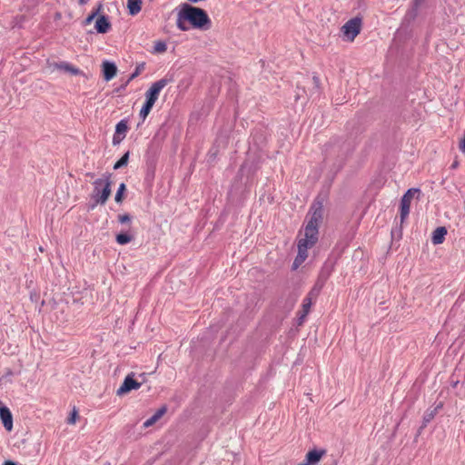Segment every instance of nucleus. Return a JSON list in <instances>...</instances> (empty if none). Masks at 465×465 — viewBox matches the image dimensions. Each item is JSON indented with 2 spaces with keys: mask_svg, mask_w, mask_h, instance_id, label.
I'll use <instances>...</instances> for the list:
<instances>
[{
  "mask_svg": "<svg viewBox=\"0 0 465 465\" xmlns=\"http://www.w3.org/2000/svg\"><path fill=\"white\" fill-rule=\"evenodd\" d=\"M313 213L304 228V237L298 241V253L292 263V270H296L308 257V249L318 242L319 225L322 220V206H312Z\"/></svg>",
  "mask_w": 465,
  "mask_h": 465,
  "instance_id": "nucleus-1",
  "label": "nucleus"
},
{
  "mask_svg": "<svg viewBox=\"0 0 465 465\" xmlns=\"http://www.w3.org/2000/svg\"><path fill=\"white\" fill-rule=\"evenodd\" d=\"M112 174L109 173H104L101 178L96 179L94 184V190L92 193V199L94 200V203L92 205V209H94L97 204L104 205L108 201L112 190Z\"/></svg>",
  "mask_w": 465,
  "mask_h": 465,
  "instance_id": "nucleus-2",
  "label": "nucleus"
},
{
  "mask_svg": "<svg viewBox=\"0 0 465 465\" xmlns=\"http://www.w3.org/2000/svg\"><path fill=\"white\" fill-rule=\"evenodd\" d=\"M182 10L184 15L183 17L193 27L200 29H208L210 27L211 19L203 9L185 4Z\"/></svg>",
  "mask_w": 465,
  "mask_h": 465,
  "instance_id": "nucleus-3",
  "label": "nucleus"
},
{
  "mask_svg": "<svg viewBox=\"0 0 465 465\" xmlns=\"http://www.w3.org/2000/svg\"><path fill=\"white\" fill-rule=\"evenodd\" d=\"M361 18L354 17L347 21L341 27V33L344 38L352 42L360 34L361 29Z\"/></svg>",
  "mask_w": 465,
  "mask_h": 465,
  "instance_id": "nucleus-4",
  "label": "nucleus"
},
{
  "mask_svg": "<svg viewBox=\"0 0 465 465\" xmlns=\"http://www.w3.org/2000/svg\"><path fill=\"white\" fill-rule=\"evenodd\" d=\"M169 80L163 78L153 83L151 87L145 93V103L153 105L155 104L158 99L160 92L167 85Z\"/></svg>",
  "mask_w": 465,
  "mask_h": 465,
  "instance_id": "nucleus-5",
  "label": "nucleus"
},
{
  "mask_svg": "<svg viewBox=\"0 0 465 465\" xmlns=\"http://www.w3.org/2000/svg\"><path fill=\"white\" fill-rule=\"evenodd\" d=\"M420 190L416 188L409 189L404 195L402 196L401 200V220L403 222V220L409 215L410 213V207L411 200L415 193H419Z\"/></svg>",
  "mask_w": 465,
  "mask_h": 465,
  "instance_id": "nucleus-6",
  "label": "nucleus"
},
{
  "mask_svg": "<svg viewBox=\"0 0 465 465\" xmlns=\"http://www.w3.org/2000/svg\"><path fill=\"white\" fill-rule=\"evenodd\" d=\"M134 373H130L124 378V382L116 391L117 396L125 395L129 393L131 391L138 390L141 387L142 383L136 381L134 379Z\"/></svg>",
  "mask_w": 465,
  "mask_h": 465,
  "instance_id": "nucleus-7",
  "label": "nucleus"
},
{
  "mask_svg": "<svg viewBox=\"0 0 465 465\" xmlns=\"http://www.w3.org/2000/svg\"><path fill=\"white\" fill-rule=\"evenodd\" d=\"M102 68L104 79L107 82L112 80L117 74V67L113 62L104 61Z\"/></svg>",
  "mask_w": 465,
  "mask_h": 465,
  "instance_id": "nucleus-8",
  "label": "nucleus"
},
{
  "mask_svg": "<svg viewBox=\"0 0 465 465\" xmlns=\"http://www.w3.org/2000/svg\"><path fill=\"white\" fill-rule=\"evenodd\" d=\"M0 418L5 430L11 431L13 429V416L7 407H0Z\"/></svg>",
  "mask_w": 465,
  "mask_h": 465,
  "instance_id": "nucleus-9",
  "label": "nucleus"
},
{
  "mask_svg": "<svg viewBox=\"0 0 465 465\" xmlns=\"http://www.w3.org/2000/svg\"><path fill=\"white\" fill-rule=\"evenodd\" d=\"M111 26H112L111 23L108 20L107 16L101 15L97 17L96 22H95V26H94L97 33L105 34L109 31Z\"/></svg>",
  "mask_w": 465,
  "mask_h": 465,
  "instance_id": "nucleus-10",
  "label": "nucleus"
},
{
  "mask_svg": "<svg viewBox=\"0 0 465 465\" xmlns=\"http://www.w3.org/2000/svg\"><path fill=\"white\" fill-rule=\"evenodd\" d=\"M447 234V229L444 226L436 228L432 233L431 242L434 245L441 244Z\"/></svg>",
  "mask_w": 465,
  "mask_h": 465,
  "instance_id": "nucleus-11",
  "label": "nucleus"
},
{
  "mask_svg": "<svg viewBox=\"0 0 465 465\" xmlns=\"http://www.w3.org/2000/svg\"><path fill=\"white\" fill-rule=\"evenodd\" d=\"M324 450H312L306 454V462L310 465L318 463L324 455Z\"/></svg>",
  "mask_w": 465,
  "mask_h": 465,
  "instance_id": "nucleus-12",
  "label": "nucleus"
},
{
  "mask_svg": "<svg viewBox=\"0 0 465 465\" xmlns=\"http://www.w3.org/2000/svg\"><path fill=\"white\" fill-rule=\"evenodd\" d=\"M54 67L56 68V69H59V70H63L66 73H69L73 75H77V74H81V71L73 66L72 64H68V63H65V62H62V63H55L54 64Z\"/></svg>",
  "mask_w": 465,
  "mask_h": 465,
  "instance_id": "nucleus-13",
  "label": "nucleus"
},
{
  "mask_svg": "<svg viewBox=\"0 0 465 465\" xmlns=\"http://www.w3.org/2000/svg\"><path fill=\"white\" fill-rule=\"evenodd\" d=\"M167 409L165 406L160 408L151 418L146 420L143 423L144 428H149L153 425L158 420H160L163 414L166 412Z\"/></svg>",
  "mask_w": 465,
  "mask_h": 465,
  "instance_id": "nucleus-14",
  "label": "nucleus"
},
{
  "mask_svg": "<svg viewBox=\"0 0 465 465\" xmlns=\"http://www.w3.org/2000/svg\"><path fill=\"white\" fill-rule=\"evenodd\" d=\"M142 0H127V8L131 15H136L142 9Z\"/></svg>",
  "mask_w": 465,
  "mask_h": 465,
  "instance_id": "nucleus-15",
  "label": "nucleus"
},
{
  "mask_svg": "<svg viewBox=\"0 0 465 465\" xmlns=\"http://www.w3.org/2000/svg\"><path fill=\"white\" fill-rule=\"evenodd\" d=\"M325 280L326 279L319 278V280L317 281V282L315 283L313 288L309 292L308 297H311L312 300H315L318 297V295L320 294V292L324 285Z\"/></svg>",
  "mask_w": 465,
  "mask_h": 465,
  "instance_id": "nucleus-16",
  "label": "nucleus"
},
{
  "mask_svg": "<svg viewBox=\"0 0 465 465\" xmlns=\"http://www.w3.org/2000/svg\"><path fill=\"white\" fill-rule=\"evenodd\" d=\"M312 300L311 297H306L304 300H303V303H302V313L300 317V321L302 322L306 316L307 314L309 313L310 312V309H311V306H312Z\"/></svg>",
  "mask_w": 465,
  "mask_h": 465,
  "instance_id": "nucleus-17",
  "label": "nucleus"
},
{
  "mask_svg": "<svg viewBox=\"0 0 465 465\" xmlns=\"http://www.w3.org/2000/svg\"><path fill=\"white\" fill-rule=\"evenodd\" d=\"M183 10H181L177 15V20H176V25L181 31H187L189 30V27L186 25L185 17H183Z\"/></svg>",
  "mask_w": 465,
  "mask_h": 465,
  "instance_id": "nucleus-18",
  "label": "nucleus"
},
{
  "mask_svg": "<svg viewBox=\"0 0 465 465\" xmlns=\"http://www.w3.org/2000/svg\"><path fill=\"white\" fill-rule=\"evenodd\" d=\"M129 161V152H126L114 165V169L117 170L122 167H124L128 164Z\"/></svg>",
  "mask_w": 465,
  "mask_h": 465,
  "instance_id": "nucleus-19",
  "label": "nucleus"
},
{
  "mask_svg": "<svg viewBox=\"0 0 465 465\" xmlns=\"http://www.w3.org/2000/svg\"><path fill=\"white\" fill-rule=\"evenodd\" d=\"M435 414H436V410L430 411L425 413V415L423 417V424L420 428L419 433L420 432L421 430H423L427 426V423L430 422L434 418Z\"/></svg>",
  "mask_w": 465,
  "mask_h": 465,
  "instance_id": "nucleus-20",
  "label": "nucleus"
},
{
  "mask_svg": "<svg viewBox=\"0 0 465 465\" xmlns=\"http://www.w3.org/2000/svg\"><path fill=\"white\" fill-rule=\"evenodd\" d=\"M126 190V186L124 183H122L119 187H118V190L116 192V194H115V197H114V200L116 203H120L123 202V198H124V191Z\"/></svg>",
  "mask_w": 465,
  "mask_h": 465,
  "instance_id": "nucleus-21",
  "label": "nucleus"
},
{
  "mask_svg": "<svg viewBox=\"0 0 465 465\" xmlns=\"http://www.w3.org/2000/svg\"><path fill=\"white\" fill-rule=\"evenodd\" d=\"M133 237L127 233H119L116 236V242L119 244H126L132 241Z\"/></svg>",
  "mask_w": 465,
  "mask_h": 465,
  "instance_id": "nucleus-22",
  "label": "nucleus"
},
{
  "mask_svg": "<svg viewBox=\"0 0 465 465\" xmlns=\"http://www.w3.org/2000/svg\"><path fill=\"white\" fill-rule=\"evenodd\" d=\"M128 127H127V124L126 123L122 120L120 121L116 126H115V133L118 134H121L123 136H124L126 131H127Z\"/></svg>",
  "mask_w": 465,
  "mask_h": 465,
  "instance_id": "nucleus-23",
  "label": "nucleus"
},
{
  "mask_svg": "<svg viewBox=\"0 0 465 465\" xmlns=\"http://www.w3.org/2000/svg\"><path fill=\"white\" fill-rule=\"evenodd\" d=\"M143 68H144L143 64L137 65L134 72L129 76V78L126 82V84H129L134 78H136L141 74V72L143 70Z\"/></svg>",
  "mask_w": 465,
  "mask_h": 465,
  "instance_id": "nucleus-24",
  "label": "nucleus"
},
{
  "mask_svg": "<svg viewBox=\"0 0 465 465\" xmlns=\"http://www.w3.org/2000/svg\"><path fill=\"white\" fill-rule=\"evenodd\" d=\"M153 48L155 53H164L167 49V45L163 41H157L154 43Z\"/></svg>",
  "mask_w": 465,
  "mask_h": 465,
  "instance_id": "nucleus-25",
  "label": "nucleus"
},
{
  "mask_svg": "<svg viewBox=\"0 0 465 465\" xmlns=\"http://www.w3.org/2000/svg\"><path fill=\"white\" fill-rule=\"evenodd\" d=\"M153 108V105H150L149 104L144 103L143 106L140 110V116L144 120L149 113L151 112Z\"/></svg>",
  "mask_w": 465,
  "mask_h": 465,
  "instance_id": "nucleus-26",
  "label": "nucleus"
},
{
  "mask_svg": "<svg viewBox=\"0 0 465 465\" xmlns=\"http://www.w3.org/2000/svg\"><path fill=\"white\" fill-rule=\"evenodd\" d=\"M78 417V411L75 408L73 409L70 416L67 419L68 424H74L76 421V418Z\"/></svg>",
  "mask_w": 465,
  "mask_h": 465,
  "instance_id": "nucleus-27",
  "label": "nucleus"
},
{
  "mask_svg": "<svg viewBox=\"0 0 465 465\" xmlns=\"http://www.w3.org/2000/svg\"><path fill=\"white\" fill-rule=\"evenodd\" d=\"M118 221L121 223H126L131 222V216L128 213L121 214L118 216Z\"/></svg>",
  "mask_w": 465,
  "mask_h": 465,
  "instance_id": "nucleus-28",
  "label": "nucleus"
},
{
  "mask_svg": "<svg viewBox=\"0 0 465 465\" xmlns=\"http://www.w3.org/2000/svg\"><path fill=\"white\" fill-rule=\"evenodd\" d=\"M425 0H413V8H412V12L414 13L413 14V16H416L417 15V10L418 8L420 7V5L424 2Z\"/></svg>",
  "mask_w": 465,
  "mask_h": 465,
  "instance_id": "nucleus-29",
  "label": "nucleus"
},
{
  "mask_svg": "<svg viewBox=\"0 0 465 465\" xmlns=\"http://www.w3.org/2000/svg\"><path fill=\"white\" fill-rule=\"evenodd\" d=\"M95 17H97L96 14L92 12L83 22L84 25H90Z\"/></svg>",
  "mask_w": 465,
  "mask_h": 465,
  "instance_id": "nucleus-30",
  "label": "nucleus"
},
{
  "mask_svg": "<svg viewBox=\"0 0 465 465\" xmlns=\"http://www.w3.org/2000/svg\"><path fill=\"white\" fill-rule=\"evenodd\" d=\"M124 138V136L121 135V134H114V137H113V143L114 144H118L122 142V140Z\"/></svg>",
  "mask_w": 465,
  "mask_h": 465,
  "instance_id": "nucleus-31",
  "label": "nucleus"
},
{
  "mask_svg": "<svg viewBox=\"0 0 465 465\" xmlns=\"http://www.w3.org/2000/svg\"><path fill=\"white\" fill-rule=\"evenodd\" d=\"M103 11V4L102 3H99L97 7L93 10L92 12L93 13H95L96 14V16H99L100 15V13Z\"/></svg>",
  "mask_w": 465,
  "mask_h": 465,
  "instance_id": "nucleus-32",
  "label": "nucleus"
},
{
  "mask_svg": "<svg viewBox=\"0 0 465 465\" xmlns=\"http://www.w3.org/2000/svg\"><path fill=\"white\" fill-rule=\"evenodd\" d=\"M460 150L465 153V135L464 138L460 142Z\"/></svg>",
  "mask_w": 465,
  "mask_h": 465,
  "instance_id": "nucleus-33",
  "label": "nucleus"
},
{
  "mask_svg": "<svg viewBox=\"0 0 465 465\" xmlns=\"http://www.w3.org/2000/svg\"><path fill=\"white\" fill-rule=\"evenodd\" d=\"M312 81H313V84H314L315 87L318 88L319 85H320V78L318 76H316V75H313Z\"/></svg>",
  "mask_w": 465,
  "mask_h": 465,
  "instance_id": "nucleus-34",
  "label": "nucleus"
},
{
  "mask_svg": "<svg viewBox=\"0 0 465 465\" xmlns=\"http://www.w3.org/2000/svg\"><path fill=\"white\" fill-rule=\"evenodd\" d=\"M4 465H17L15 461L12 460H5L4 462Z\"/></svg>",
  "mask_w": 465,
  "mask_h": 465,
  "instance_id": "nucleus-35",
  "label": "nucleus"
},
{
  "mask_svg": "<svg viewBox=\"0 0 465 465\" xmlns=\"http://www.w3.org/2000/svg\"><path fill=\"white\" fill-rule=\"evenodd\" d=\"M78 2H79V5H84L88 2V0H78Z\"/></svg>",
  "mask_w": 465,
  "mask_h": 465,
  "instance_id": "nucleus-36",
  "label": "nucleus"
},
{
  "mask_svg": "<svg viewBox=\"0 0 465 465\" xmlns=\"http://www.w3.org/2000/svg\"><path fill=\"white\" fill-rule=\"evenodd\" d=\"M458 164H459V163H458V162H457V161H455V162L451 164V168H452V169L457 168V167H458Z\"/></svg>",
  "mask_w": 465,
  "mask_h": 465,
  "instance_id": "nucleus-37",
  "label": "nucleus"
},
{
  "mask_svg": "<svg viewBox=\"0 0 465 465\" xmlns=\"http://www.w3.org/2000/svg\"><path fill=\"white\" fill-rule=\"evenodd\" d=\"M86 175L91 177V178L94 177V173H87Z\"/></svg>",
  "mask_w": 465,
  "mask_h": 465,
  "instance_id": "nucleus-38",
  "label": "nucleus"
},
{
  "mask_svg": "<svg viewBox=\"0 0 465 465\" xmlns=\"http://www.w3.org/2000/svg\"><path fill=\"white\" fill-rule=\"evenodd\" d=\"M441 407H442V404H441V403H440V404H439V405H438L434 410H436V411H438L439 409H440Z\"/></svg>",
  "mask_w": 465,
  "mask_h": 465,
  "instance_id": "nucleus-39",
  "label": "nucleus"
}]
</instances>
